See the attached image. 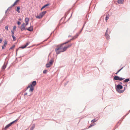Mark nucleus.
I'll use <instances>...</instances> for the list:
<instances>
[{
  "label": "nucleus",
  "instance_id": "obj_1",
  "mask_svg": "<svg viewBox=\"0 0 130 130\" xmlns=\"http://www.w3.org/2000/svg\"><path fill=\"white\" fill-rule=\"evenodd\" d=\"M68 43V42H67L57 45L55 50L56 54H58L60 52L65 51L68 48L71 47L72 44L66 45Z\"/></svg>",
  "mask_w": 130,
  "mask_h": 130
},
{
  "label": "nucleus",
  "instance_id": "obj_2",
  "mask_svg": "<svg viewBox=\"0 0 130 130\" xmlns=\"http://www.w3.org/2000/svg\"><path fill=\"white\" fill-rule=\"evenodd\" d=\"M117 90L119 92L122 93L123 92V90H121L120 89H122V86L120 85H118L117 86Z\"/></svg>",
  "mask_w": 130,
  "mask_h": 130
},
{
  "label": "nucleus",
  "instance_id": "obj_3",
  "mask_svg": "<svg viewBox=\"0 0 130 130\" xmlns=\"http://www.w3.org/2000/svg\"><path fill=\"white\" fill-rule=\"evenodd\" d=\"M18 120V119H17L15 121L12 122L10 123V124L7 125L5 127V129H7L11 125L14 123L15 122H16Z\"/></svg>",
  "mask_w": 130,
  "mask_h": 130
},
{
  "label": "nucleus",
  "instance_id": "obj_4",
  "mask_svg": "<svg viewBox=\"0 0 130 130\" xmlns=\"http://www.w3.org/2000/svg\"><path fill=\"white\" fill-rule=\"evenodd\" d=\"M26 25L24 23H23L21 26V29L22 31H23L25 29V27Z\"/></svg>",
  "mask_w": 130,
  "mask_h": 130
},
{
  "label": "nucleus",
  "instance_id": "obj_5",
  "mask_svg": "<svg viewBox=\"0 0 130 130\" xmlns=\"http://www.w3.org/2000/svg\"><path fill=\"white\" fill-rule=\"evenodd\" d=\"M30 88L29 91L32 92L34 90V87L29 85L28 86L27 88Z\"/></svg>",
  "mask_w": 130,
  "mask_h": 130
},
{
  "label": "nucleus",
  "instance_id": "obj_6",
  "mask_svg": "<svg viewBox=\"0 0 130 130\" xmlns=\"http://www.w3.org/2000/svg\"><path fill=\"white\" fill-rule=\"evenodd\" d=\"M78 36V35H76L72 39H71L70 40L68 41L67 42H68V43L69 42H70L71 41L75 39L76 38H77Z\"/></svg>",
  "mask_w": 130,
  "mask_h": 130
},
{
  "label": "nucleus",
  "instance_id": "obj_7",
  "mask_svg": "<svg viewBox=\"0 0 130 130\" xmlns=\"http://www.w3.org/2000/svg\"><path fill=\"white\" fill-rule=\"evenodd\" d=\"M36 84V81H34L32 82V84L30 85L31 86L33 87H34Z\"/></svg>",
  "mask_w": 130,
  "mask_h": 130
},
{
  "label": "nucleus",
  "instance_id": "obj_8",
  "mask_svg": "<svg viewBox=\"0 0 130 130\" xmlns=\"http://www.w3.org/2000/svg\"><path fill=\"white\" fill-rule=\"evenodd\" d=\"M25 24L26 25H27L28 24L29 19L28 18H26L25 19Z\"/></svg>",
  "mask_w": 130,
  "mask_h": 130
},
{
  "label": "nucleus",
  "instance_id": "obj_9",
  "mask_svg": "<svg viewBox=\"0 0 130 130\" xmlns=\"http://www.w3.org/2000/svg\"><path fill=\"white\" fill-rule=\"evenodd\" d=\"M46 11H43L40 14V15L41 16L42 18L44 15V14L46 13Z\"/></svg>",
  "mask_w": 130,
  "mask_h": 130
},
{
  "label": "nucleus",
  "instance_id": "obj_10",
  "mask_svg": "<svg viewBox=\"0 0 130 130\" xmlns=\"http://www.w3.org/2000/svg\"><path fill=\"white\" fill-rule=\"evenodd\" d=\"M26 29L30 31H32L33 30V27L32 26H31L28 28Z\"/></svg>",
  "mask_w": 130,
  "mask_h": 130
},
{
  "label": "nucleus",
  "instance_id": "obj_11",
  "mask_svg": "<svg viewBox=\"0 0 130 130\" xmlns=\"http://www.w3.org/2000/svg\"><path fill=\"white\" fill-rule=\"evenodd\" d=\"M29 43L28 42H27L26 44L24 46H23L22 47H21L20 48H25L29 44Z\"/></svg>",
  "mask_w": 130,
  "mask_h": 130
},
{
  "label": "nucleus",
  "instance_id": "obj_12",
  "mask_svg": "<svg viewBox=\"0 0 130 130\" xmlns=\"http://www.w3.org/2000/svg\"><path fill=\"white\" fill-rule=\"evenodd\" d=\"M117 2L119 4H122L123 3L124 0H118Z\"/></svg>",
  "mask_w": 130,
  "mask_h": 130
},
{
  "label": "nucleus",
  "instance_id": "obj_13",
  "mask_svg": "<svg viewBox=\"0 0 130 130\" xmlns=\"http://www.w3.org/2000/svg\"><path fill=\"white\" fill-rule=\"evenodd\" d=\"M119 77L118 76H115L114 78V79L116 80H119Z\"/></svg>",
  "mask_w": 130,
  "mask_h": 130
},
{
  "label": "nucleus",
  "instance_id": "obj_14",
  "mask_svg": "<svg viewBox=\"0 0 130 130\" xmlns=\"http://www.w3.org/2000/svg\"><path fill=\"white\" fill-rule=\"evenodd\" d=\"M108 30L107 29L106 30V32ZM105 36L106 37L107 39H108L109 38V36L108 34H107L106 32L105 34Z\"/></svg>",
  "mask_w": 130,
  "mask_h": 130
},
{
  "label": "nucleus",
  "instance_id": "obj_15",
  "mask_svg": "<svg viewBox=\"0 0 130 130\" xmlns=\"http://www.w3.org/2000/svg\"><path fill=\"white\" fill-rule=\"evenodd\" d=\"M20 7L18 6V7L17 8V11L19 13H20Z\"/></svg>",
  "mask_w": 130,
  "mask_h": 130
},
{
  "label": "nucleus",
  "instance_id": "obj_16",
  "mask_svg": "<svg viewBox=\"0 0 130 130\" xmlns=\"http://www.w3.org/2000/svg\"><path fill=\"white\" fill-rule=\"evenodd\" d=\"M6 67V65L4 63V65L2 66V70H4Z\"/></svg>",
  "mask_w": 130,
  "mask_h": 130
},
{
  "label": "nucleus",
  "instance_id": "obj_17",
  "mask_svg": "<svg viewBox=\"0 0 130 130\" xmlns=\"http://www.w3.org/2000/svg\"><path fill=\"white\" fill-rule=\"evenodd\" d=\"M53 61L52 60H50V62H49V64L52 65L53 64Z\"/></svg>",
  "mask_w": 130,
  "mask_h": 130
},
{
  "label": "nucleus",
  "instance_id": "obj_18",
  "mask_svg": "<svg viewBox=\"0 0 130 130\" xmlns=\"http://www.w3.org/2000/svg\"><path fill=\"white\" fill-rule=\"evenodd\" d=\"M52 65L50 64L49 63H48L46 64V68H49Z\"/></svg>",
  "mask_w": 130,
  "mask_h": 130
},
{
  "label": "nucleus",
  "instance_id": "obj_19",
  "mask_svg": "<svg viewBox=\"0 0 130 130\" xmlns=\"http://www.w3.org/2000/svg\"><path fill=\"white\" fill-rule=\"evenodd\" d=\"M129 81V78L126 79L124 80V82H127Z\"/></svg>",
  "mask_w": 130,
  "mask_h": 130
},
{
  "label": "nucleus",
  "instance_id": "obj_20",
  "mask_svg": "<svg viewBox=\"0 0 130 130\" xmlns=\"http://www.w3.org/2000/svg\"><path fill=\"white\" fill-rule=\"evenodd\" d=\"M18 2V1H17V0H16V1H15V2L13 3V5H12V6H14L15 5H16L17 3V2Z\"/></svg>",
  "mask_w": 130,
  "mask_h": 130
},
{
  "label": "nucleus",
  "instance_id": "obj_21",
  "mask_svg": "<svg viewBox=\"0 0 130 130\" xmlns=\"http://www.w3.org/2000/svg\"><path fill=\"white\" fill-rule=\"evenodd\" d=\"M36 18L38 19H40L42 18L40 14L39 15H37L36 16Z\"/></svg>",
  "mask_w": 130,
  "mask_h": 130
},
{
  "label": "nucleus",
  "instance_id": "obj_22",
  "mask_svg": "<svg viewBox=\"0 0 130 130\" xmlns=\"http://www.w3.org/2000/svg\"><path fill=\"white\" fill-rule=\"evenodd\" d=\"M12 36L14 41H15L16 40V38L14 36V35Z\"/></svg>",
  "mask_w": 130,
  "mask_h": 130
},
{
  "label": "nucleus",
  "instance_id": "obj_23",
  "mask_svg": "<svg viewBox=\"0 0 130 130\" xmlns=\"http://www.w3.org/2000/svg\"><path fill=\"white\" fill-rule=\"evenodd\" d=\"M4 45L3 46H4L5 47L6 46V45L7 44V41H6L5 40L4 41Z\"/></svg>",
  "mask_w": 130,
  "mask_h": 130
},
{
  "label": "nucleus",
  "instance_id": "obj_24",
  "mask_svg": "<svg viewBox=\"0 0 130 130\" xmlns=\"http://www.w3.org/2000/svg\"><path fill=\"white\" fill-rule=\"evenodd\" d=\"M16 26H13V31H15L16 30Z\"/></svg>",
  "mask_w": 130,
  "mask_h": 130
},
{
  "label": "nucleus",
  "instance_id": "obj_25",
  "mask_svg": "<svg viewBox=\"0 0 130 130\" xmlns=\"http://www.w3.org/2000/svg\"><path fill=\"white\" fill-rule=\"evenodd\" d=\"M97 120H96L95 119H94L93 120L91 121V122L93 123L96 121Z\"/></svg>",
  "mask_w": 130,
  "mask_h": 130
},
{
  "label": "nucleus",
  "instance_id": "obj_26",
  "mask_svg": "<svg viewBox=\"0 0 130 130\" xmlns=\"http://www.w3.org/2000/svg\"><path fill=\"white\" fill-rule=\"evenodd\" d=\"M124 79V78H122V77H119V80H120V81H121V80H123Z\"/></svg>",
  "mask_w": 130,
  "mask_h": 130
},
{
  "label": "nucleus",
  "instance_id": "obj_27",
  "mask_svg": "<svg viewBox=\"0 0 130 130\" xmlns=\"http://www.w3.org/2000/svg\"><path fill=\"white\" fill-rule=\"evenodd\" d=\"M109 16L108 15H107L106 17V18L105 19V20L106 21H107V20L109 19Z\"/></svg>",
  "mask_w": 130,
  "mask_h": 130
},
{
  "label": "nucleus",
  "instance_id": "obj_28",
  "mask_svg": "<svg viewBox=\"0 0 130 130\" xmlns=\"http://www.w3.org/2000/svg\"><path fill=\"white\" fill-rule=\"evenodd\" d=\"M11 36H13L14 35V31H11Z\"/></svg>",
  "mask_w": 130,
  "mask_h": 130
},
{
  "label": "nucleus",
  "instance_id": "obj_29",
  "mask_svg": "<svg viewBox=\"0 0 130 130\" xmlns=\"http://www.w3.org/2000/svg\"><path fill=\"white\" fill-rule=\"evenodd\" d=\"M15 45H13L10 48V49H12L13 48H14V47H15Z\"/></svg>",
  "mask_w": 130,
  "mask_h": 130
},
{
  "label": "nucleus",
  "instance_id": "obj_30",
  "mask_svg": "<svg viewBox=\"0 0 130 130\" xmlns=\"http://www.w3.org/2000/svg\"><path fill=\"white\" fill-rule=\"evenodd\" d=\"M8 25H7L5 27V29L6 30H8Z\"/></svg>",
  "mask_w": 130,
  "mask_h": 130
},
{
  "label": "nucleus",
  "instance_id": "obj_31",
  "mask_svg": "<svg viewBox=\"0 0 130 130\" xmlns=\"http://www.w3.org/2000/svg\"><path fill=\"white\" fill-rule=\"evenodd\" d=\"M123 68H121V69H120L116 73H115V74H118V73L122 70V69Z\"/></svg>",
  "mask_w": 130,
  "mask_h": 130
},
{
  "label": "nucleus",
  "instance_id": "obj_32",
  "mask_svg": "<svg viewBox=\"0 0 130 130\" xmlns=\"http://www.w3.org/2000/svg\"><path fill=\"white\" fill-rule=\"evenodd\" d=\"M49 4H46V5H44V7H45H45H46V6H49Z\"/></svg>",
  "mask_w": 130,
  "mask_h": 130
},
{
  "label": "nucleus",
  "instance_id": "obj_33",
  "mask_svg": "<svg viewBox=\"0 0 130 130\" xmlns=\"http://www.w3.org/2000/svg\"><path fill=\"white\" fill-rule=\"evenodd\" d=\"M47 72V70H45L43 71V73H46Z\"/></svg>",
  "mask_w": 130,
  "mask_h": 130
},
{
  "label": "nucleus",
  "instance_id": "obj_34",
  "mask_svg": "<svg viewBox=\"0 0 130 130\" xmlns=\"http://www.w3.org/2000/svg\"><path fill=\"white\" fill-rule=\"evenodd\" d=\"M17 24H18V25H20L21 24V23L19 21H18V22H17Z\"/></svg>",
  "mask_w": 130,
  "mask_h": 130
},
{
  "label": "nucleus",
  "instance_id": "obj_35",
  "mask_svg": "<svg viewBox=\"0 0 130 130\" xmlns=\"http://www.w3.org/2000/svg\"><path fill=\"white\" fill-rule=\"evenodd\" d=\"M45 7H44V6H43L42 8H41V10H42L43 9H44Z\"/></svg>",
  "mask_w": 130,
  "mask_h": 130
},
{
  "label": "nucleus",
  "instance_id": "obj_36",
  "mask_svg": "<svg viewBox=\"0 0 130 130\" xmlns=\"http://www.w3.org/2000/svg\"><path fill=\"white\" fill-rule=\"evenodd\" d=\"M45 7H44V6H43L42 8H41V10H42L43 9H44Z\"/></svg>",
  "mask_w": 130,
  "mask_h": 130
},
{
  "label": "nucleus",
  "instance_id": "obj_37",
  "mask_svg": "<svg viewBox=\"0 0 130 130\" xmlns=\"http://www.w3.org/2000/svg\"><path fill=\"white\" fill-rule=\"evenodd\" d=\"M2 41V39H0V43H1Z\"/></svg>",
  "mask_w": 130,
  "mask_h": 130
},
{
  "label": "nucleus",
  "instance_id": "obj_38",
  "mask_svg": "<svg viewBox=\"0 0 130 130\" xmlns=\"http://www.w3.org/2000/svg\"><path fill=\"white\" fill-rule=\"evenodd\" d=\"M5 47H4V46H2V49H4L5 48Z\"/></svg>",
  "mask_w": 130,
  "mask_h": 130
},
{
  "label": "nucleus",
  "instance_id": "obj_39",
  "mask_svg": "<svg viewBox=\"0 0 130 130\" xmlns=\"http://www.w3.org/2000/svg\"><path fill=\"white\" fill-rule=\"evenodd\" d=\"M27 93H25L24 94V95H27Z\"/></svg>",
  "mask_w": 130,
  "mask_h": 130
},
{
  "label": "nucleus",
  "instance_id": "obj_40",
  "mask_svg": "<svg viewBox=\"0 0 130 130\" xmlns=\"http://www.w3.org/2000/svg\"><path fill=\"white\" fill-rule=\"evenodd\" d=\"M92 125H90V126H89V128L90 127L92 126Z\"/></svg>",
  "mask_w": 130,
  "mask_h": 130
},
{
  "label": "nucleus",
  "instance_id": "obj_41",
  "mask_svg": "<svg viewBox=\"0 0 130 130\" xmlns=\"http://www.w3.org/2000/svg\"><path fill=\"white\" fill-rule=\"evenodd\" d=\"M17 1L19 2L20 0H17Z\"/></svg>",
  "mask_w": 130,
  "mask_h": 130
},
{
  "label": "nucleus",
  "instance_id": "obj_42",
  "mask_svg": "<svg viewBox=\"0 0 130 130\" xmlns=\"http://www.w3.org/2000/svg\"><path fill=\"white\" fill-rule=\"evenodd\" d=\"M121 84H122V83H120Z\"/></svg>",
  "mask_w": 130,
  "mask_h": 130
}]
</instances>
